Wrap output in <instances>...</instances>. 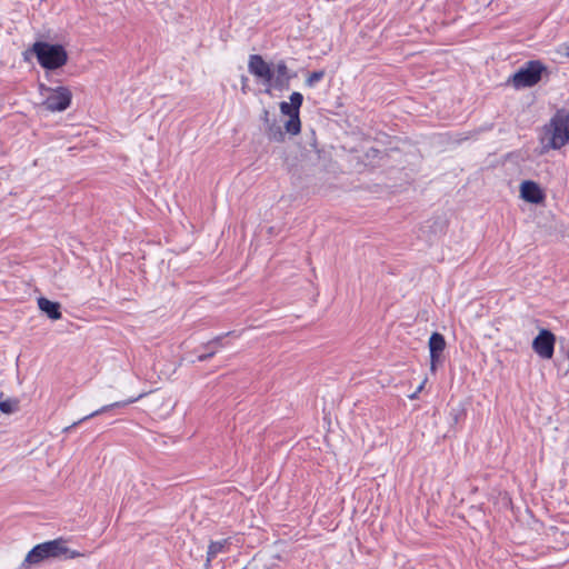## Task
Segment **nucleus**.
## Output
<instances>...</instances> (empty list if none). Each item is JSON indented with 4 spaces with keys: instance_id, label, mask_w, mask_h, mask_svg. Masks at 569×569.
<instances>
[{
    "instance_id": "obj_1",
    "label": "nucleus",
    "mask_w": 569,
    "mask_h": 569,
    "mask_svg": "<svg viewBox=\"0 0 569 569\" xmlns=\"http://www.w3.org/2000/svg\"><path fill=\"white\" fill-rule=\"evenodd\" d=\"M66 540L58 538L54 540L46 541L36 545L26 556L24 560L20 565L19 569H28L32 566H37L48 559H74L82 556L77 550H70L66 546Z\"/></svg>"
},
{
    "instance_id": "obj_2",
    "label": "nucleus",
    "mask_w": 569,
    "mask_h": 569,
    "mask_svg": "<svg viewBox=\"0 0 569 569\" xmlns=\"http://www.w3.org/2000/svg\"><path fill=\"white\" fill-rule=\"evenodd\" d=\"M36 56L38 63L47 71L57 70L68 61V52L62 44L36 41L26 53Z\"/></svg>"
},
{
    "instance_id": "obj_3",
    "label": "nucleus",
    "mask_w": 569,
    "mask_h": 569,
    "mask_svg": "<svg viewBox=\"0 0 569 569\" xmlns=\"http://www.w3.org/2000/svg\"><path fill=\"white\" fill-rule=\"evenodd\" d=\"M39 92L44 97L42 106L46 110L51 112H61L67 110L72 101V92L68 87L59 86L52 88L40 83Z\"/></svg>"
},
{
    "instance_id": "obj_4",
    "label": "nucleus",
    "mask_w": 569,
    "mask_h": 569,
    "mask_svg": "<svg viewBox=\"0 0 569 569\" xmlns=\"http://www.w3.org/2000/svg\"><path fill=\"white\" fill-rule=\"evenodd\" d=\"M546 130L551 134L550 147L552 149H560L569 141V111L567 109H559L550 119Z\"/></svg>"
},
{
    "instance_id": "obj_5",
    "label": "nucleus",
    "mask_w": 569,
    "mask_h": 569,
    "mask_svg": "<svg viewBox=\"0 0 569 569\" xmlns=\"http://www.w3.org/2000/svg\"><path fill=\"white\" fill-rule=\"evenodd\" d=\"M546 67L539 60H530L508 80L516 89L529 88L537 84L542 77Z\"/></svg>"
},
{
    "instance_id": "obj_6",
    "label": "nucleus",
    "mask_w": 569,
    "mask_h": 569,
    "mask_svg": "<svg viewBox=\"0 0 569 569\" xmlns=\"http://www.w3.org/2000/svg\"><path fill=\"white\" fill-rule=\"evenodd\" d=\"M297 77V73L289 70L284 60H280L276 64V71H273V79L271 84H268L264 90L266 93H271V88L282 91L290 88V81Z\"/></svg>"
},
{
    "instance_id": "obj_7",
    "label": "nucleus",
    "mask_w": 569,
    "mask_h": 569,
    "mask_svg": "<svg viewBox=\"0 0 569 569\" xmlns=\"http://www.w3.org/2000/svg\"><path fill=\"white\" fill-rule=\"evenodd\" d=\"M555 335L548 329H541L532 341V349L543 359H551L555 352Z\"/></svg>"
},
{
    "instance_id": "obj_8",
    "label": "nucleus",
    "mask_w": 569,
    "mask_h": 569,
    "mask_svg": "<svg viewBox=\"0 0 569 569\" xmlns=\"http://www.w3.org/2000/svg\"><path fill=\"white\" fill-rule=\"evenodd\" d=\"M248 70L254 77L262 79L267 84H271L273 70L260 54H251L249 57Z\"/></svg>"
},
{
    "instance_id": "obj_9",
    "label": "nucleus",
    "mask_w": 569,
    "mask_h": 569,
    "mask_svg": "<svg viewBox=\"0 0 569 569\" xmlns=\"http://www.w3.org/2000/svg\"><path fill=\"white\" fill-rule=\"evenodd\" d=\"M148 393L147 392H141L139 393L137 397H132V398H129L127 400H123V401H117V402H113V403H110V405H107V406H103L101 407L100 409L87 415L86 417L81 418L80 420L73 422L71 426L69 427H66L64 428V431L68 432L70 431L71 429H73L76 426L80 425L81 422L88 420V419H91L96 416H99V415H102V413H106V412H109L113 409H118V408H124L127 407L128 405H131L138 400H140L141 398H143L144 396H147Z\"/></svg>"
},
{
    "instance_id": "obj_10",
    "label": "nucleus",
    "mask_w": 569,
    "mask_h": 569,
    "mask_svg": "<svg viewBox=\"0 0 569 569\" xmlns=\"http://www.w3.org/2000/svg\"><path fill=\"white\" fill-rule=\"evenodd\" d=\"M520 196L525 201L533 204H538L545 199L542 189L532 180L522 181L520 186Z\"/></svg>"
},
{
    "instance_id": "obj_11",
    "label": "nucleus",
    "mask_w": 569,
    "mask_h": 569,
    "mask_svg": "<svg viewBox=\"0 0 569 569\" xmlns=\"http://www.w3.org/2000/svg\"><path fill=\"white\" fill-rule=\"evenodd\" d=\"M430 368L436 370L437 363L441 359V353L446 348L445 337L439 332H433L429 338Z\"/></svg>"
},
{
    "instance_id": "obj_12",
    "label": "nucleus",
    "mask_w": 569,
    "mask_h": 569,
    "mask_svg": "<svg viewBox=\"0 0 569 569\" xmlns=\"http://www.w3.org/2000/svg\"><path fill=\"white\" fill-rule=\"evenodd\" d=\"M233 333V331L226 332L223 335H219L214 337L213 339L209 340L208 342L203 343L201 347L206 350V352L198 356L197 360L199 362H204L209 359H211L218 351L219 348H222L223 339L226 337H229Z\"/></svg>"
},
{
    "instance_id": "obj_13",
    "label": "nucleus",
    "mask_w": 569,
    "mask_h": 569,
    "mask_svg": "<svg viewBox=\"0 0 569 569\" xmlns=\"http://www.w3.org/2000/svg\"><path fill=\"white\" fill-rule=\"evenodd\" d=\"M39 309L51 320H59L62 317L61 305L44 297L38 299Z\"/></svg>"
},
{
    "instance_id": "obj_14",
    "label": "nucleus",
    "mask_w": 569,
    "mask_h": 569,
    "mask_svg": "<svg viewBox=\"0 0 569 569\" xmlns=\"http://www.w3.org/2000/svg\"><path fill=\"white\" fill-rule=\"evenodd\" d=\"M230 545L229 539H222L218 541H211L208 551H207V559H206V568L209 569L211 561L222 552L227 551L228 546Z\"/></svg>"
},
{
    "instance_id": "obj_15",
    "label": "nucleus",
    "mask_w": 569,
    "mask_h": 569,
    "mask_svg": "<svg viewBox=\"0 0 569 569\" xmlns=\"http://www.w3.org/2000/svg\"><path fill=\"white\" fill-rule=\"evenodd\" d=\"M267 136L270 140L281 142L284 140V132L282 131V128L277 123L276 120H272V123H270L266 128Z\"/></svg>"
},
{
    "instance_id": "obj_16",
    "label": "nucleus",
    "mask_w": 569,
    "mask_h": 569,
    "mask_svg": "<svg viewBox=\"0 0 569 569\" xmlns=\"http://www.w3.org/2000/svg\"><path fill=\"white\" fill-rule=\"evenodd\" d=\"M284 129L290 134H298L301 130L300 113L290 114L284 123Z\"/></svg>"
},
{
    "instance_id": "obj_17",
    "label": "nucleus",
    "mask_w": 569,
    "mask_h": 569,
    "mask_svg": "<svg viewBox=\"0 0 569 569\" xmlns=\"http://www.w3.org/2000/svg\"><path fill=\"white\" fill-rule=\"evenodd\" d=\"M467 412L462 406L451 408L449 412L450 426L456 427L466 419Z\"/></svg>"
},
{
    "instance_id": "obj_18",
    "label": "nucleus",
    "mask_w": 569,
    "mask_h": 569,
    "mask_svg": "<svg viewBox=\"0 0 569 569\" xmlns=\"http://www.w3.org/2000/svg\"><path fill=\"white\" fill-rule=\"evenodd\" d=\"M19 409V401L17 399H6L0 401V411L9 415Z\"/></svg>"
},
{
    "instance_id": "obj_19",
    "label": "nucleus",
    "mask_w": 569,
    "mask_h": 569,
    "mask_svg": "<svg viewBox=\"0 0 569 569\" xmlns=\"http://www.w3.org/2000/svg\"><path fill=\"white\" fill-rule=\"evenodd\" d=\"M326 76L325 70H317L311 72L308 78L306 79V86L312 88L315 84L319 81H321Z\"/></svg>"
},
{
    "instance_id": "obj_20",
    "label": "nucleus",
    "mask_w": 569,
    "mask_h": 569,
    "mask_svg": "<svg viewBox=\"0 0 569 569\" xmlns=\"http://www.w3.org/2000/svg\"><path fill=\"white\" fill-rule=\"evenodd\" d=\"M290 103L295 109V113H300V108L303 102V96L300 92H292L290 94Z\"/></svg>"
},
{
    "instance_id": "obj_21",
    "label": "nucleus",
    "mask_w": 569,
    "mask_h": 569,
    "mask_svg": "<svg viewBox=\"0 0 569 569\" xmlns=\"http://www.w3.org/2000/svg\"><path fill=\"white\" fill-rule=\"evenodd\" d=\"M279 107L282 114L288 117H290V114H295V109L290 102L282 101Z\"/></svg>"
},
{
    "instance_id": "obj_22",
    "label": "nucleus",
    "mask_w": 569,
    "mask_h": 569,
    "mask_svg": "<svg viewBox=\"0 0 569 569\" xmlns=\"http://www.w3.org/2000/svg\"><path fill=\"white\" fill-rule=\"evenodd\" d=\"M261 119H262V121H263V123H264L266 128H267L270 123H272V120L270 119V112H269L267 109H264V110H263V114H262Z\"/></svg>"
},
{
    "instance_id": "obj_23",
    "label": "nucleus",
    "mask_w": 569,
    "mask_h": 569,
    "mask_svg": "<svg viewBox=\"0 0 569 569\" xmlns=\"http://www.w3.org/2000/svg\"><path fill=\"white\" fill-rule=\"evenodd\" d=\"M558 52L569 58V43L561 44Z\"/></svg>"
},
{
    "instance_id": "obj_24",
    "label": "nucleus",
    "mask_w": 569,
    "mask_h": 569,
    "mask_svg": "<svg viewBox=\"0 0 569 569\" xmlns=\"http://www.w3.org/2000/svg\"><path fill=\"white\" fill-rule=\"evenodd\" d=\"M247 81H248V78L247 77H242V91L246 93V87H247Z\"/></svg>"
}]
</instances>
